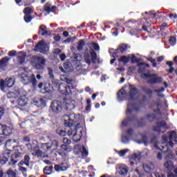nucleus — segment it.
Returning <instances> with one entry per match:
<instances>
[{"label": "nucleus", "instance_id": "nucleus-28", "mask_svg": "<svg viewBox=\"0 0 177 177\" xmlns=\"http://www.w3.org/2000/svg\"><path fill=\"white\" fill-rule=\"evenodd\" d=\"M30 156L28 155H26L24 156V160H21L18 165H26V167H30Z\"/></svg>", "mask_w": 177, "mask_h": 177}, {"label": "nucleus", "instance_id": "nucleus-64", "mask_svg": "<svg viewBox=\"0 0 177 177\" xmlns=\"http://www.w3.org/2000/svg\"><path fill=\"white\" fill-rule=\"evenodd\" d=\"M76 70L77 71H82V66L81 65H78L77 66H76Z\"/></svg>", "mask_w": 177, "mask_h": 177}, {"label": "nucleus", "instance_id": "nucleus-46", "mask_svg": "<svg viewBox=\"0 0 177 177\" xmlns=\"http://www.w3.org/2000/svg\"><path fill=\"white\" fill-rule=\"evenodd\" d=\"M151 177H165V174H160V173H153Z\"/></svg>", "mask_w": 177, "mask_h": 177}, {"label": "nucleus", "instance_id": "nucleus-36", "mask_svg": "<svg viewBox=\"0 0 177 177\" xmlns=\"http://www.w3.org/2000/svg\"><path fill=\"white\" fill-rule=\"evenodd\" d=\"M119 62H122V63H124V64H127V63H128V62H129V57H127L125 55L122 56L120 59H119Z\"/></svg>", "mask_w": 177, "mask_h": 177}, {"label": "nucleus", "instance_id": "nucleus-25", "mask_svg": "<svg viewBox=\"0 0 177 177\" xmlns=\"http://www.w3.org/2000/svg\"><path fill=\"white\" fill-rule=\"evenodd\" d=\"M133 133V129H129L127 132V135L122 136V142L123 143H128L129 142V136H131Z\"/></svg>", "mask_w": 177, "mask_h": 177}, {"label": "nucleus", "instance_id": "nucleus-63", "mask_svg": "<svg viewBox=\"0 0 177 177\" xmlns=\"http://www.w3.org/2000/svg\"><path fill=\"white\" fill-rule=\"evenodd\" d=\"M144 145H147V138L146 137H142Z\"/></svg>", "mask_w": 177, "mask_h": 177}, {"label": "nucleus", "instance_id": "nucleus-18", "mask_svg": "<svg viewBox=\"0 0 177 177\" xmlns=\"http://www.w3.org/2000/svg\"><path fill=\"white\" fill-rule=\"evenodd\" d=\"M167 129V124L164 121L158 122L153 127V131L156 132H162V133H164V131Z\"/></svg>", "mask_w": 177, "mask_h": 177}, {"label": "nucleus", "instance_id": "nucleus-5", "mask_svg": "<svg viewBox=\"0 0 177 177\" xmlns=\"http://www.w3.org/2000/svg\"><path fill=\"white\" fill-rule=\"evenodd\" d=\"M53 147V150H56V147H59V142L57 140H53L52 142L43 143L40 145V149L44 150V154L45 153L50 154V153H52V151L50 150Z\"/></svg>", "mask_w": 177, "mask_h": 177}, {"label": "nucleus", "instance_id": "nucleus-33", "mask_svg": "<svg viewBox=\"0 0 177 177\" xmlns=\"http://www.w3.org/2000/svg\"><path fill=\"white\" fill-rule=\"evenodd\" d=\"M39 34L41 35H46L48 34V30H46V27L41 26L39 27Z\"/></svg>", "mask_w": 177, "mask_h": 177}, {"label": "nucleus", "instance_id": "nucleus-52", "mask_svg": "<svg viewBox=\"0 0 177 177\" xmlns=\"http://www.w3.org/2000/svg\"><path fill=\"white\" fill-rule=\"evenodd\" d=\"M19 171H21L23 174H26L27 172V169L24 167H19Z\"/></svg>", "mask_w": 177, "mask_h": 177}, {"label": "nucleus", "instance_id": "nucleus-61", "mask_svg": "<svg viewBox=\"0 0 177 177\" xmlns=\"http://www.w3.org/2000/svg\"><path fill=\"white\" fill-rule=\"evenodd\" d=\"M59 59H61V60H64V59H66V54H61L59 55Z\"/></svg>", "mask_w": 177, "mask_h": 177}, {"label": "nucleus", "instance_id": "nucleus-1", "mask_svg": "<svg viewBox=\"0 0 177 177\" xmlns=\"http://www.w3.org/2000/svg\"><path fill=\"white\" fill-rule=\"evenodd\" d=\"M127 86L122 88L118 93V100L119 102H122V100H127V109L126 111V115L127 116V120H124L122 122V127L128 125L129 121H133V119L129 118L133 113V111H138V105L136 104V100H138L140 96V91L135 87L133 85L130 84L129 86V92L127 91Z\"/></svg>", "mask_w": 177, "mask_h": 177}, {"label": "nucleus", "instance_id": "nucleus-34", "mask_svg": "<svg viewBox=\"0 0 177 177\" xmlns=\"http://www.w3.org/2000/svg\"><path fill=\"white\" fill-rule=\"evenodd\" d=\"M56 133L59 136H66V130L62 129V128H58L56 131Z\"/></svg>", "mask_w": 177, "mask_h": 177}, {"label": "nucleus", "instance_id": "nucleus-4", "mask_svg": "<svg viewBox=\"0 0 177 177\" xmlns=\"http://www.w3.org/2000/svg\"><path fill=\"white\" fill-rule=\"evenodd\" d=\"M26 96H27V91L23 89H17L15 91V93L10 91L8 93V97L9 98H18V104L19 106H21V107H23L26 104V100L27 98Z\"/></svg>", "mask_w": 177, "mask_h": 177}, {"label": "nucleus", "instance_id": "nucleus-32", "mask_svg": "<svg viewBox=\"0 0 177 177\" xmlns=\"http://www.w3.org/2000/svg\"><path fill=\"white\" fill-rule=\"evenodd\" d=\"M128 152H129V149H124L120 151H118L117 153L118 154V156H120V157H124L125 156V154H127V153Z\"/></svg>", "mask_w": 177, "mask_h": 177}, {"label": "nucleus", "instance_id": "nucleus-58", "mask_svg": "<svg viewBox=\"0 0 177 177\" xmlns=\"http://www.w3.org/2000/svg\"><path fill=\"white\" fill-rule=\"evenodd\" d=\"M54 39L57 42H59V41H60V39H62V37H60V35H56L54 37Z\"/></svg>", "mask_w": 177, "mask_h": 177}, {"label": "nucleus", "instance_id": "nucleus-19", "mask_svg": "<svg viewBox=\"0 0 177 177\" xmlns=\"http://www.w3.org/2000/svg\"><path fill=\"white\" fill-rule=\"evenodd\" d=\"M10 158V151L6 150L1 155H0V162L3 165L8 162V160Z\"/></svg>", "mask_w": 177, "mask_h": 177}, {"label": "nucleus", "instance_id": "nucleus-14", "mask_svg": "<svg viewBox=\"0 0 177 177\" xmlns=\"http://www.w3.org/2000/svg\"><path fill=\"white\" fill-rule=\"evenodd\" d=\"M96 57L97 55L95 52L88 53V51H86L84 53V60L87 64H91V62L93 63H95L96 62Z\"/></svg>", "mask_w": 177, "mask_h": 177}, {"label": "nucleus", "instance_id": "nucleus-35", "mask_svg": "<svg viewBox=\"0 0 177 177\" xmlns=\"http://www.w3.org/2000/svg\"><path fill=\"white\" fill-rule=\"evenodd\" d=\"M52 169H53V167L46 166L44 169V172L46 175H50V174H52Z\"/></svg>", "mask_w": 177, "mask_h": 177}, {"label": "nucleus", "instance_id": "nucleus-26", "mask_svg": "<svg viewBox=\"0 0 177 177\" xmlns=\"http://www.w3.org/2000/svg\"><path fill=\"white\" fill-rule=\"evenodd\" d=\"M55 169L57 171V172H61V171H67V165H66L64 163L55 165Z\"/></svg>", "mask_w": 177, "mask_h": 177}, {"label": "nucleus", "instance_id": "nucleus-16", "mask_svg": "<svg viewBox=\"0 0 177 177\" xmlns=\"http://www.w3.org/2000/svg\"><path fill=\"white\" fill-rule=\"evenodd\" d=\"M74 149L75 154H78V153H82V156L83 157H88V152L85 147L77 145L74 146Z\"/></svg>", "mask_w": 177, "mask_h": 177}, {"label": "nucleus", "instance_id": "nucleus-40", "mask_svg": "<svg viewBox=\"0 0 177 177\" xmlns=\"http://www.w3.org/2000/svg\"><path fill=\"white\" fill-rule=\"evenodd\" d=\"M44 10L47 12V13H50L52 12L51 8H50V3H46L44 6Z\"/></svg>", "mask_w": 177, "mask_h": 177}, {"label": "nucleus", "instance_id": "nucleus-42", "mask_svg": "<svg viewBox=\"0 0 177 177\" xmlns=\"http://www.w3.org/2000/svg\"><path fill=\"white\" fill-rule=\"evenodd\" d=\"M74 101H71V104L68 102H66V108L68 110H73L74 109Z\"/></svg>", "mask_w": 177, "mask_h": 177}, {"label": "nucleus", "instance_id": "nucleus-31", "mask_svg": "<svg viewBox=\"0 0 177 177\" xmlns=\"http://www.w3.org/2000/svg\"><path fill=\"white\" fill-rule=\"evenodd\" d=\"M31 8L30 7H28V8H26L24 10V13L25 15L24 16V19L26 20L27 19V17H30V15H31Z\"/></svg>", "mask_w": 177, "mask_h": 177}, {"label": "nucleus", "instance_id": "nucleus-56", "mask_svg": "<svg viewBox=\"0 0 177 177\" xmlns=\"http://www.w3.org/2000/svg\"><path fill=\"white\" fill-rule=\"evenodd\" d=\"M31 20H32V17H31V15H29V17H27L26 19H24L26 23H30Z\"/></svg>", "mask_w": 177, "mask_h": 177}, {"label": "nucleus", "instance_id": "nucleus-55", "mask_svg": "<svg viewBox=\"0 0 177 177\" xmlns=\"http://www.w3.org/2000/svg\"><path fill=\"white\" fill-rule=\"evenodd\" d=\"M53 53H55V55H59V53H62V50L56 48L53 50Z\"/></svg>", "mask_w": 177, "mask_h": 177}, {"label": "nucleus", "instance_id": "nucleus-62", "mask_svg": "<svg viewBox=\"0 0 177 177\" xmlns=\"http://www.w3.org/2000/svg\"><path fill=\"white\" fill-rule=\"evenodd\" d=\"M164 59H165V57L160 56L158 57V62H163Z\"/></svg>", "mask_w": 177, "mask_h": 177}, {"label": "nucleus", "instance_id": "nucleus-11", "mask_svg": "<svg viewBox=\"0 0 177 177\" xmlns=\"http://www.w3.org/2000/svg\"><path fill=\"white\" fill-rule=\"evenodd\" d=\"M142 156V153L138 151L132 155H130L128 158H129V162L131 167H133V165H138L139 162H140V158Z\"/></svg>", "mask_w": 177, "mask_h": 177}, {"label": "nucleus", "instance_id": "nucleus-29", "mask_svg": "<svg viewBox=\"0 0 177 177\" xmlns=\"http://www.w3.org/2000/svg\"><path fill=\"white\" fill-rule=\"evenodd\" d=\"M143 174L139 171V168L136 169L135 171H131L129 177H142Z\"/></svg>", "mask_w": 177, "mask_h": 177}, {"label": "nucleus", "instance_id": "nucleus-60", "mask_svg": "<svg viewBox=\"0 0 177 177\" xmlns=\"http://www.w3.org/2000/svg\"><path fill=\"white\" fill-rule=\"evenodd\" d=\"M167 66H169L170 68L174 66V62L171 61H168L166 62Z\"/></svg>", "mask_w": 177, "mask_h": 177}, {"label": "nucleus", "instance_id": "nucleus-20", "mask_svg": "<svg viewBox=\"0 0 177 177\" xmlns=\"http://www.w3.org/2000/svg\"><path fill=\"white\" fill-rule=\"evenodd\" d=\"M32 156H35V157H41L42 158H46L49 157V156L48 154H45L37 146L33 149V152H32Z\"/></svg>", "mask_w": 177, "mask_h": 177}, {"label": "nucleus", "instance_id": "nucleus-24", "mask_svg": "<svg viewBox=\"0 0 177 177\" xmlns=\"http://www.w3.org/2000/svg\"><path fill=\"white\" fill-rule=\"evenodd\" d=\"M143 169L147 174H150L153 169H154V164L149 163V164H143L142 165Z\"/></svg>", "mask_w": 177, "mask_h": 177}, {"label": "nucleus", "instance_id": "nucleus-7", "mask_svg": "<svg viewBox=\"0 0 177 177\" xmlns=\"http://www.w3.org/2000/svg\"><path fill=\"white\" fill-rule=\"evenodd\" d=\"M13 85H15V79L12 77L0 82V88L3 92H8V89L12 88Z\"/></svg>", "mask_w": 177, "mask_h": 177}, {"label": "nucleus", "instance_id": "nucleus-30", "mask_svg": "<svg viewBox=\"0 0 177 177\" xmlns=\"http://www.w3.org/2000/svg\"><path fill=\"white\" fill-rule=\"evenodd\" d=\"M9 58L8 57H5L0 60V66L1 67H6L9 62Z\"/></svg>", "mask_w": 177, "mask_h": 177}, {"label": "nucleus", "instance_id": "nucleus-43", "mask_svg": "<svg viewBox=\"0 0 177 177\" xmlns=\"http://www.w3.org/2000/svg\"><path fill=\"white\" fill-rule=\"evenodd\" d=\"M16 141L15 140H8L5 144L6 147H10L13 143H15Z\"/></svg>", "mask_w": 177, "mask_h": 177}, {"label": "nucleus", "instance_id": "nucleus-39", "mask_svg": "<svg viewBox=\"0 0 177 177\" xmlns=\"http://www.w3.org/2000/svg\"><path fill=\"white\" fill-rule=\"evenodd\" d=\"M84 45H85V41H84V40H80L79 44L77 46V50H82V49L84 48Z\"/></svg>", "mask_w": 177, "mask_h": 177}, {"label": "nucleus", "instance_id": "nucleus-44", "mask_svg": "<svg viewBox=\"0 0 177 177\" xmlns=\"http://www.w3.org/2000/svg\"><path fill=\"white\" fill-rule=\"evenodd\" d=\"M48 75L50 78H51V80H55V75H53V69L48 68Z\"/></svg>", "mask_w": 177, "mask_h": 177}, {"label": "nucleus", "instance_id": "nucleus-27", "mask_svg": "<svg viewBox=\"0 0 177 177\" xmlns=\"http://www.w3.org/2000/svg\"><path fill=\"white\" fill-rule=\"evenodd\" d=\"M17 60L20 64H23L26 60V53L19 52L17 55Z\"/></svg>", "mask_w": 177, "mask_h": 177}, {"label": "nucleus", "instance_id": "nucleus-48", "mask_svg": "<svg viewBox=\"0 0 177 177\" xmlns=\"http://www.w3.org/2000/svg\"><path fill=\"white\" fill-rule=\"evenodd\" d=\"M147 118L149 121H153V118H156V115L154 113H151L147 115Z\"/></svg>", "mask_w": 177, "mask_h": 177}, {"label": "nucleus", "instance_id": "nucleus-21", "mask_svg": "<svg viewBox=\"0 0 177 177\" xmlns=\"http://www.w3.org/2000/svg\"><path fill=\"white\" fill-rule=\"evenodd\" d=\"M64 68L63 66L59 67L60 71H62V73H70L73 71V66H71V64L68 62H66L64 64Z\"/></svg>", "mask_w": 177, "mask_h": 177}, {"label": "nucleus", "instance_id": "nucleus-17", "mask_svg": "<svg viewBox=\"0 0 177 177\" xmlns=\"http://www.w3.org/2000/svg\"><path fill=\"white\" fill-rule=\"evenodd\" d=\"M116 171L122 176H125L128 175V166L124 164L118 165L116 167Z\"/></svg>", "mask_w": 177, "mask_h": 177}, {"label": "nucleus", "instance_id": "nucleus-38", "mask_svg": "<svg viewBox=\"0 0 177 177\" xmlns=\"http://www.w3.org/2000/svg\"><path fill=\"white\" fill-rule=\"evenodd\" d=\"M169 42L171 46H175L176 45V38L175 37H170Z\"/></svg>", "mask_w": 177, "mask_h": 177}, {"label": "nucleus", "instance_id": "nucleus-23", "mask_svg": "<svg viewBox=\"0 0 177 177\" xmlns=\"http://www.w3.org/2000/svg\"><path fill=\"white\" fill-rule=\"evenodd\" d=\"M14 151L15 153V158H20V157H23V154H24V152H23V149L20 146L15 147L14 148Z\"/></svg>", "mask_w": 177, "mask_h": 177}, {"label": "nucleus", "instance_id": "nucleus-45", "mask_svg": "<svg viewBox=\"0 0 177 177\" xmlns=\"http://www.w3.org/2000/svg\"><path fill=\"white\" fill-rule=\"evenodd\" d=\"M142 91L145 93H147V95H151L153 93V91H151V90H150V88H147L146 87H142Z\"/></svg>", "mask_w": 177, "mask_h": 177}, {"label": "nucleus", "instance_id": "nucleus-41", "mask_svg": "<svg viewBox=\"0 0 177 177\" xmlns=\"http://www.w3.org/2000/svg\"><path fill=\"white\" fill-rule=\"evenodd\" d=\"M127 49H128V47L125 44H122L118 48V50H120L122 53L127 52Z\"/></svg>", "mask_w": 177, "mask_h": 177}, {"label": "nucleus", "instance_id": "nucleus-50", "mask_svg": "<svg viewBox=\"0 0 177 177\" xmlns=\"http://www.w3.org/2000/svg\"><path fill=\"white\" fill-rule=\"evenodd\" d=\"M92 46H93V48H94V49L95 50H99V49H100V47L99 46V44H97L96 43H93Z\"/></svg>", "mask_w": 177, "mask_h": 177}, {"label": "nucleus", "instance_id": "nucleus-53", "mask_svg": "<svg viewBox=\"0 0 177 177\" xmlns=\"http://www.w3.org/2000/svg\"><path fill=\"white\" fill-rule=\"evenodd\" d=\"M8 56H16V51L15 50H11L10 52H8Z\"/></svg>", "mask_w": 177, "mask_h": 177}, {"label": "nucleus", "instance_id": "nucleus-6", "mask_svg": "<svg viewBox=\"0 0 177 177\" xmlns=\"http://www.w3.org/2000/svg\"><path fill=\"white\" fill-rule=\"evenodd\" d=\"M141 77L147 80L149 84H160L162 81V77H158L157 75L142 73Z\"/></svg>", "mask_w": 177, "mask_h": 177}, {"label": "nucleus", "instance_id": "nucleus-54", "mask_svg": "<svg viewBox=\"0 0 177 177\" xmlns=\"http://www.w3.org/2000/svg\"><path fill=\"white\" fill-rule=\"evenodd\" d=\"M29 151H30L31 153H32V151H34V149H32V146L30 144H27L26 145Z\"/></svg>", "mask_w": 177, "mask_h": 177}, {"label": "nucleus", "instance_id": "nucleus-37", "mask_svg": "<svg viewBox=\"0 0 177 177\" xmlns=\"http://www.w3.org/2000/svg\"><path fill=\"white\" fill-rule=\"evenodd\" d=\"M7 175L8 177H16V172L15 171L12 170V169H9L7 172Z\"/></svg>", "mask_w": 177, "mask_h": 177}, {"label": "nucleus", "instance_id": "nucleus-13", "mask_svg": "<svg viewBox=\"0 0 177 177\" xmlns=\"http://www.w3.org/2000/svg\"><path fill=\"white\" fill-rule=\"evenodd\" d=\"M35 52H39L44 55L48 53L49 50V46L48 44L45 43L44 41H41L35 48Z\"/></svg>", "mask_w": 177, "mask_h": 177}, {"label": "nucleus", "instance_id": "nucleus-15", "mask_svg": "<svg viewBox=\"0 0 177 177\" xmlns=\"http://www.w3.org/2000/svg\"><path fill=\"white\" fill-rule=\"evenodd\" d=\"M58 90L62 95H65L67 96L70 95V93H73V91L71 90V87L67 86L66 84H61L59 85Z\"/></svg>", "mask_w": 177, "mask_h": 177}, {"label": "nucleus", "instance_id": "nucleus-2", "mask_svg": "<svg viewBox=\"0 0 177 177\" xmlns=\"http://www.w3.org/2000/svg\"><path fill=\"white\" fill-rule=\"evenodd\" d=\"M162 139L163 141L162 143L155 142L154 147L155 149H158L163 153H167L165 157L167 160L164 163V167L167 170L171 171L175 169L174 162L171 160L175 158V153H172L171 149L174 147V143H177V133L175 131H171L169 139L167 136H162Z\"/></svg>", "mask_w": 177, "mask_h": 177}, {"label": "nucleus", "instance_id": "nucleus-49", "mask_svg": "<svg viewBox=\"0 0 177 177\" xmlns=\"http://www.w3.org/2000/svg\"><path fill=\"white\" fill-rule=\"evenodd\" d=\"M149 62H151V63L153 64V67H157V63H156V59L153 58H149Z\"/></svg>", "mask_w": 177, "mask_h": 177}, {"label": "nucleus", "instance_id": "nucleus-59", "mask_svg": "<svg viewBox=\"0 0 177 177\" xmlns=\"http://www.w3.org/2000/svg\"><path fill=\"white\" fill-rule=\"evenodd\" d=\"M17 162V161L13 160V158L10 159V161L9 162V165H15V164H16Z\"/></svg>", "mask_w": 177, "mask_h": 177}, {"label": "nucleus", "instance_id": "nucleus-9", "mask_svg": "<svg viewBox=\"0 0 177 177\" xmlns=\"http://www.w3.org/2000/svg\"><path fill=\"white\" fill-rule=\"evenodd\" d=\"M19 78L21 80V81H24V82H26V84L28 83V82H31L32 86H34V88H35V86H37V78L35 77V75L32 74L30 77H28V75H27V74L26 73H21L19 75Z\"/></svg>", "mask_w": 177, "mask_h": 177}, {"label": "nucleus", "instance_id": "nucleus-57", "mask_svg": "<svg viewBox=\"0 0 177 177\" xmlns=\"http://www.w3.org/2000/svg\"><path fill=\"white\" fill-rule=\"evenodd\" d=\"M165 88L164 87H162L158 90H156L155 92H156L157 93H161L162 92H165Z\"/></svg>", "mask_w": 177, "mask_h": 177}, {"label": "nucleus", "instance_id": "nucleus-22", "mask_svg": "<svg viewBox=\"0 0 177 177\" xmlns=\"http://www.w3.org/2000/svg\"><path fill=\"white\" fill-rule=\"evenodd\" d=\"M32 104L34 106H37V107H41V106H45L46 102L45 100L42 98H35L32 102Z\"/></svg>", "mask_w": 177, "mask_h": 177}, {"label": "nucleus", "instance_id": "nucleus-8", "mask_svg": "<svg viewBox=\"0 0 177 177\" xmlns=\"http://www.w3.org/2000/svg\"><path fill=\"white\" fill-rule=\"evenodd\" d=\"M10 132H12V130L10 127L0 124V135L3 133L2 136H0V145H2L3 142H5L7 136H10Z\"/></svg>", "mask_w": 177, "mask_h": 177}, {"label": "nucleus", "instance_id": "nucleus-51", "mask_svg": "<svg viewBox=\"0 0 177 177\" xmlns=\"http://www.w3.org/2000/svg\"><path fill=\"white\" fill-rule=\"evenodd\" d=\"M63 142H64V145H70V143H71V140H70L67 138H64Z\"/></svg>", "mask_w": 177, "mask_h": 177}, {"label": "nucleus", "instance_id": "nucleus-12", "mask_svg": "<svg viewBox=\"0 0 177 177\" xmlns=\"http://www.w3.org/2000/svg\"><path fill=\"white\" fill-rule=\"evenodd\" d=\"M33 66L37 69V70H44V66H45V58L41 57H33Z\"/></svg>", "mask_w": 177, "mask_h": 177}, {"label": "nucleus", "instance_id": "nucleus-10", "mask_svg": "<svg viewBox=\"0 0 177 177\" xmlns=\"http://www.w3.org/2000/svg\"><path fill=\"white\" fill-rule=\"evenodd\" d=\"M63 110V104L62 102L55 100L50 106V111H52L54 114H59Z\"/></svg>", "mask_w": 177, "mask_h": 177}, {"label": "nucleus", "instance_id": "nucleus-3", "mask_svg": "<svg viewBox=\"0 0 177 177\" xmlns=\"http://www.w3.org/2000/svg\"><path fill=\"white\" fill-rule=\"evenodd\" d=\"M78 118L80 115L74 113L64 115L63 117L64 127L69 128L66 134L68 136H72L74 142H78L82 137L83 129L78 122Z\"/></svg>", "mask_w": 177, "mask_h": 177}, {"label": "nucleus", "instance_id": "nucleus-47", "mask_svg": "<svg viewBox=\"0 0 177 177\" xmlns=\"http://www.w3.org/2000/svg\"><path fill=\"white\" fill-rule=\"evenodd\" d=\"M44 88H45V92H43V93H52L53 92V87L51 86V87H50V88H48L47 87H46V85L44 86Z\"/></svg>", "mask_w": 177, "mask_h": 177}]
</instances>
